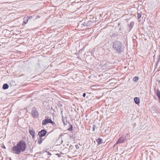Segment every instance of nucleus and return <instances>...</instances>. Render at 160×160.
Instances as JSON below:
<instances>
[{"label": "nucleus", "instance_id": "obj_22", "mask_svg": "<svg viewBox=\"0 0 160 160\" xmlns=\"http://www.w3.org/2000/svg\"><path fill=\"white\" fill-rule=\"evenodd\" d=\"M159 99V100H160V98Z\"/></svg>", "mask_w": 160, "mask_h": 160}, {"label": "nucleus", "instance_id": "obj_20", "mask_svg": "<svg viewBox=\"0 0 160 160\" xmlns=\"http://www.w3.org/2000/svg\"><path fill=\"white\" fill-rule=\"evenodd\" d=\"M28 17V20L29 19H32V16H30V17Z\"/></svg>", "mask_w": 160, "mask_h": 160}, {"label": "nucleus", "instance_id": "obj_8", "mask_svg": "<svg viewBox=\"0 0 160 160\" xmlns=\"http://www.w3.org/2000/svg\"><path fill=\"white\" fill-rule=\"evenodd\" d=\"M134 101L135 103L137 104H138L140 103L139 102V98L138 97H135L134 98Z\"/></svg>", "mask_w": 160, "mask_h": 160}, {"label": "nucleus", "instance_id": "obj_12", "mask_svg": "<svg viewBox=\"0 0 160 160\" xmlns=\"http://www.w3.org/2000/svg\"><path fill=\"white\" fill-rule=\"evenodd\" d=\"M134 24V22H131L130 24H129V26L130 28V30H131V29L132 28Z\"/></svg>", "mask_w": 160, "mask_h": 160}, {"label": "nucleus", "instance_id": "obj_19", "mask_svg": "<svg viewBox=\"0 0 160 160\" xmlns=\"http://www.w3.org/2000/svg\"><path fill=\"white\" fill-rule=\"evenodd\" d=\"M96 128V126L94 125H93V131H94L95 129Z\"/></svg>", "mask_w": 160, "mask_h": 160}, {"label": "nucleus", "instance_id": "obj_5", "mask_svg": "<svg viewBox=\"0 0 160 160\" xmlns=\"http://www.w3.org/2000/svg\"><path fill=\"white\" fill-rule=\"evenodd\" d=\"M125 138L123 136H122L117 141L116 144H118L119 143H122L125 142Z\"/></svg>", "mask_w": 160, "mask_h": 160}, {"label": "nucleus", "instance_id": "obj_6", "mask_svg": "<svg viewBox=\"0 0 160 160\" xmlns=\"http://www.w3.org/2000/svg\"><path fill=\"white\" fill-rule=\"evenodd\" d=\"M47 132V131L43 129L39 132L38 134L39 136L42 137L46 135Z\"/></svg>", "mask_w": 160, "mask_h": 160}, {"label": "nucleus", "instance_id": "obj_1", "mask_svg": "<svg viewBox=\"0 0 160 160\" xmlns=\"http://www.w3.org/2000/svg\"><path fill=\"white\" fill-rule=\"evenodd\" d=\"M26 148V142L23 140L20 141L15 146L12 148V150L17 154H19L21 152L25 151Z\"/></svg>", "mask_w": 160, "mask_h": 160}, {"label": "nucleus", "instance_id": "obj_10", "mask_svg": "<svg viewBox=\"0 0 160 160\" xmlns=\"http://www.w3.org/2000/svg\"><path fill=\"white\" fill-rule=\"evenodd\" d=\"M42 137H41L40 136H39V138L38 140V143L40 144L42 143Z\"/></svg>", "mask_w": 160, "mask_h": 160}, {"label": "nucleus", "instance_id": "obj_18", "mask_svg": "<svg viewBox=\"0 0 160 160\" xmlns=\"http://www.w3.org/2000/svg\"><path fill=\"white\" fill-rule=\"evenodd\" d=\"M75 147L76 148L78 149H79V146L78 144H76L75 146Z\"/></svg>", "mask_w": 160, "mask_h": 160}, {"label": "nucleus", "instance_id": "obj_21", "mask_svg": "<svg viewBox=\"0 0 160 160\" xmlns=\"http://www.w3.org/2000/svg\"><path fill=\"white\" fill-rule=\"evenodd\" d=\"M86 95V93H84L83 94V96L84 97H85Z\"/></svg>", "mask_w": 160, "mask_h": 160}, {"label": "nucleus", "instance_id": "obj_9", "mask_svg": "<svg viewBox=\"0 0 160 160\" xmlns=\"http://www.w3.org/2000/svg\"><path fill=\"white\" fill-rule=\"evenodd\" d=\"M28 17H27L26 18H23L24 21L22 24V25H24L25 24H26L27 23L28 20Z\"/></svg>", "mask_w": 160, "mask_h": 160}, {"label": "nucleus", "instance_id": "obj_2", "mask_svg": "<svg viewBox=\"0 0 160 160\" xmlns=\"http://www.w3.org/2000/svg\"><path fill=\"white\" fill-rule=\"evenodd\" d=\"M113 48L118 52L122 51V45L121 42L118 41H116L113 43Z\"/></svg>", "mask_w": 160, "mask_h": 160}, {"label": "nucleus", "instance_id": "obj_11", "mask_svg": "<svg viewBox=\"0 0 160 160\" xmlns=\"http://www.w3.org/2000/svg\"><path fill=\"white\" fill-rule=\"evenodd\" d=\"M8 85L7 84H4L3 86V88L4 89H6L8 88Z\"/></svg>", "mask_w": 160, "mask_h": 160}, {"label": "nucleus", "instance_id": "obj_15", "mask_svg": "<svg viewBox=\"0 0 160 160\" xmlns=\"http://www.w3.org/2000/svg\"><path fill=\"white\" fill-rule=\"evenodd\" d=\"M138 80V78L137 77H135L133 79V80L135 82H137Z\"/></svg>", "mask_w": 160, "mask_h": 160}, {"label": "nucleus", "instance_id": "obj_13", "mask_svg": "<svg viewBox=\"0 0 160 160\" xmlns=\"http://www.w3.org/2000/svg\"><path fill=\"white\" fill-rule=\"evenodd\" d=\"M97 142H98V144L99 145L102 143V139L100 138H98L97 140Z\"/></svg>", "mask_w": 160, "mask_h": 160}, {"label": "nucleus", "instance_id": "obj_16", "mask_svg": "<svg viewBox=\"0 0 160 160\" xmlns=\"http://www.w3.org/2000/svg\"><path fill=\"white\" fill-rule=\"evenodd\" d=\"M141 17V15L140 13H138V19H139Z\"/></svg>", "mask_w": 160, "mask_h": 160}, {"label": "nucleus", "instance_id": "obj_3", "mask_svg": "<svg viewBox=\"0 0 160 160\" xmlns=\"http://www.w3.org/2000/svg\"><path fill=\"white\" fill-rule=\"evenodd\" d=\"M48 123H51L53 126L55 125V123L52 120L51 118H48L46 117L45 119L42 121V125L45 126Z\"/></svg>", "mask_w": 160, "mask_h": 160}, {"label": "nucleus", "instance_id": "obj_4", "mask_svg": "<svg viewBox=\"0 0 160 160\" xmlns=\"http://www.w3.org/2000/svg\"><path fill=\"white\" fill-rule=\"evenodd\" d=\"M31 115L33 118H37L39 115V113L37 109L35 108H33L31 112Z\"/></svg>", "mask_w": 160, "mask_h": 160}, {"label": "nucleus", "instance_id": "obj_17", "mask_svg": "<svg viewBox=\"0 0 160 160\" xmlns=\"http://www.w3.org/2000/svg\"><path fill=\"white\" fill-rule=\"evenodd\" d=\"M72 125H71L70 127L68 129V130L69 131L72 130Z\"/></svg>", "mask_w": 160, "mask_h": 160}, {"label": "nucleus", "instance_id": "obj_14", "mask_svg": "<svg viewBox=\"0 0 160 160\" xmlns=\"http://www.w3.org/2000/svg\"><path fill=\"white\" fill-rule=\"evenodd\" d=\"M157 96L158 97V98H160V91L158 90L157 92Z\"/></svg>", "mask_w": 160, "mask_h": 160}, {"label": "nucleus", "instance_id": "obj_7", "mask_svg": "<svg viewBox=\"0 0 160 160\" xmlns=\"http://www.w3.org/2000/svg\"><path fill=\"white\" fill-rule=\"evenodd\" d=\"M29 131L30 134L32 136V138H34L35 136L34 131L32 129H29Z\"/></svg>", "mask_w": 160, "mask_h": 160}]
</instances>
